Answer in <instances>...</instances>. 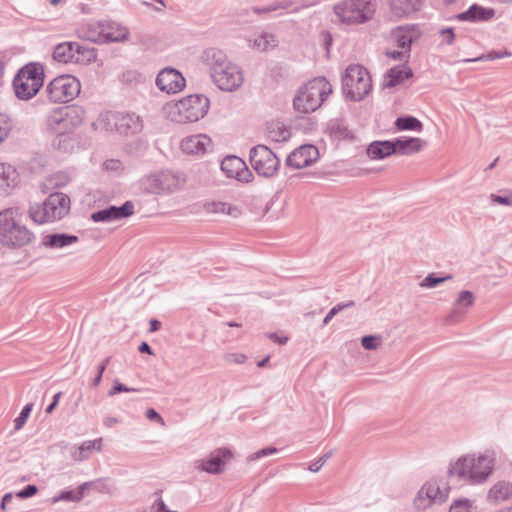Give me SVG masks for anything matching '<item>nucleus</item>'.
<instances>
[{
    "mask_svg": "<svg viewBox=\"0 0 512 512\" xmlns=\"http://www.w3.org/2000/svg\"><path fill=\"white\" fill-rule=\"evenodd\" d=\"M149 332L153 333V332H156L160 329L161 327V322L158 321L157 319H151L150 322H149Z\"/></svg>",
    "mask_w": 512,
    "mask_h": 512,
    "instance_id": "nucleus-63",
    "label": "nucleus"
},
{
    "mask_svg": "<svg viewBox=\"0 0 512 512\" xmlns=\"http://www.w3.org/2000/svg\"><path fill=\"white\" fill-rule=\"evenodd\" d=\"M355 306V302L354 301H348V302H345V303H339L337 304L336 306H334L333 308L330 309V311L327 313V315L325 316V318L323 319V325H327L331 319L336 315L338 314L340 311H343L347 308H350V307H353Z\"/></svg>",
    "mask_w": 512,
    "mask_h": 512,
    "instance_id": "nucleus-48",
    "label": "nucleus"
},
{
    "mask_svg": "<svg viewBox=\"0 0 512 512\" xmlns=\"http://www.w3.org/2000/svg\"><path fill=\"white\" fill-rule=\"evenodd\" d=\"M211 144V139L205 134L191 135L181 141V149L186 154H204Z\"/></svg>",
    "mask_w": 512,
    "mask_h": 512,
    "instance_id": "nucleus-21",
    "label": "nucleus"
},
{
    "mask_svg": "<svg viewBox=\"0 0 512 512\" xmlns=\"http://www.w3.org/2000/svg\"><path fill=\"white\" fill-rule=\"evenodd\" d=\"M61 395H62V392H58V393H56L54 395L52 403L49 404L48 407L45 410L46 413L50 414V413H52L54 411V409L56 408V406L59 403Z\"/></svg>",
    "mask_w": 512,
    "mask_h": 512,
    "instance_id": "nucleus-61",
    "label": "nucleus"
},
{
    "mask_svg": "<svg viewBox=\"0 0 512 512\" xmlns=\"http://www.w3.org/2000/svg\"><path fill=\"white\" fill-rule=\"evenodd\" d=\"M249 46L259 52H267L278 45L275 34H249L247 38Z\"/></svg>",
    "mask_w": 512,
    "mask_h": 512,
    "instance_id": "nucleus-24",
    "label": "nucleus"
},
{
    "mask_svg": "<svg viewBox=\"0 0 512 512\" xmlns=\"http://www.w3.org/2000/svg\"><path fill=\"white\" fill-rule=\"evenodd\" d=\"M102 447V439H96L93 441H85L81 444V446L78 448V451L73 454V459L76 461H82L86 458H88L89 454L93 450L100 451Z\"/></svg>",
    "mask_w": 512,
    "mask_h": 512,
    "instance_id": "nucleus-34",
    "label": "nucleus"
},
{
    "mask_svg": "<svg viewBox=\"0 0 512 512\" xmlns=\"http://www.w3.org/2000/svg\"><path fill=\"white\" fill-rule=\"evenodd\" d=\"M390 7L395 17L400 18L416 11L418 0H390Z\"/></svg>",
    "mask_w": 512,
    "mask_h": 512,
    "instance_id": "nucleus-32",
    "label": "nucleus"
},
{
    "mask_svg": "<svg viewBox=\"0 0 512 512\" xmlns=\"http://www.w3.org/2000/svg\"><path fill=\"white\" fill-rule=\"evenodd\" d=\"M17 171L5 163H0V193L8 194L18 184Z\"/></svg>",
    "mask_w": 512,
    "mask_h": 512,
    "instance_id": "nucleus-28",
    "label": "nucleus"
},
{
    "mask_svg": "<svg viewBox=\"0 0 512 512\" xmlns=\"http://www.w3.org/2000/svg\"><path fill=\"white\" fill-rule=\"evenodd\" d=\"M33 409V404L28 403L26 404L22 411L20 412L19 416L15 418L14 420V430L19 431L23 428L25 423L27 422V419Z\"/></svg>",
    "mask_w": 512,
    "mask_h": 512,
    "instance_id": "nucleus-45",
    "label": "nucleus"
},
{
    "mask_svg": "<svg viewBox=\"0 0 512 512\" xmlns=\"http://www.w3.org/2000/svg\"><path fill=\"white\" fill-rule=\"evenodd\" d=\"M116 129L121 134H135L142 130L140 117L134 113L119 114L115 121Z\"/></svg>",
    "mask_w": 512,
    "mask_h": 512,
    "instance_id": "nucleus-22",
    "label": "nucleus"
},
{
    "mask_svg": "<svg viewBox=\"0 0 512 512\" xmlns=\"http://www.w3.org/2000/svg\"><path fill=\"white\" fill-rule=\"evenodd\" d=\"M203 61L210 68L213 82L223 91H233L243 83L239 67L227 59L226 54L217 48H207L203 53Z\"/></svg>",
    "mask_w": 512,
    "mask_h": 512,
    "instance_id": "nucleus-1",
    "label": "nucleus"
},
{
    "mask_svg": "<svg viewBox=\"0 0 512 512\" xmlns=\"http://www.w3.org/2000/svg\"><path fill=\"white\" fill-rule=\"evenodd\" d=\"M393 154H396V148L390 140L374 141L367 148V155L373 160L384 159Z\"/></svg>",
    "mask_w": 512,
    "mask_h": 512,
    "instance_id": "nucleus-26",
    "label": "nucleus"
},
{
    "mask_svg": "<svg viewBox=\"0 0 512 512\" xmlns=\"http://www.w3.org/2000/svg\"><path fill=\"white\" fill-rule=\"evenodd\" d=\"M393 143L396 148V153L401 155L420 152L425 145V141L417 137L396 138L393 140Z\"/></svg>",
    "mask_w": 512,
    "mask_h": 512,
    "instance_id": "nucleus-27",
    "label": "nucleus"
},
{
    "mask_svg": "<svg viewBox=\"0 0 512 512\" xmlns=\"http://www.w3.org/2000/svg\"><path fill=\"white\" fill-rule=\"evenodd\" d=\"M138 389L136 388H129L125 386L123 383L119 382L118 380H115L113 383L112 388L108 391V396L112 397L116 395L117 393L121 392H136Z\"/></svg>",
    "mask_w": 512,
    "mask_h": 512,
    "instance_id": "nucleus-52",
    "label": "nucleus"
},
{
    "mask_svg": "<svg viewBox=\"0 0 512 512\" xmlns=\"http://www.w3.org/2000/svg\"><path fill=\"white\" fill-rule=\"evenodd\" d=\"M330 456H331V453L324 454L317 461L311 463L309 465L308 469L314 473L318 472L322 468V466L326 463V461L330 458Z\"/></svg>",
    "mask_w": 512,
    "mask_h": 512,
    "instance_id": "nucleus-56",
    "label": "nucleus"
},
{
    "mask_svg": "<svg viewBox=\"0 0 512 512\" xmlns=\"http://www.w3.org/2000/svg\"><path fill=\"white\" fill-rule=\"evenodd\" d=\"M376 5L370 0H343L334 6L338 19L347 24H362L372 19Z\"/></svg>",
    "mask_w": 512,
    "mask_h": 512,
    "instance_id": "nucleus-10",
    "label": "nucleus"
},
{
    "mask_svg": "<svg viewBox=\"0 0 512 512\" xmlns=\"http://www.w3.org/2000/svg\"><path fill=\"white\" fill-rule=\"evenodd\" d=\"M146 417L150 420V421H155L157 422L158 424H160L161 426H165V421L164 419L162 418V416L153 408H150L146 411Z\"/></svg>",
    "mask_w": 512,
    "mask_h": 512,
    "instance_id": "nucleus-59",
    "label": "nucleus"
},
{
    "mask_svg": "<svg viewBox=\"0 0 512 512\" xmlns=\"http://www.w3.org/2000/svg\"><path fill=\"white\" fill-rule=\"evenodd\" d=\"M232 457L230 449L218 448L213 450L207 458L196 460L194 467L209 474H220L224 470L226 462L230 461Z\"/></svg>",
    "mask_w": 512,
    "mask_h": 512,
    "instance_id": "nucleus-14",
    "label": "nucleus"
},
{
    "mask_svg": "<svg viewBox=\"0 0 512 512\" xmlns=\"http://www.w3.org/2000/svg\"><path fill=\"white\" fill-rule=\"evenodd\" d=\"M143 80L142 75L135 70L125 71L121 75V82L128 86H136Z\"/></svg>",
    "mask_w": 512,
    "mask_h": 512,
    "instance_id": "nucleus-47",
    "label": "nucleus"
},
{
    "mask_svg": "<svg viewBox=\"0 0 512 512\" xmlns=\"http://www.w3.org/2000/svg\"><path fill=\"white\" fill-rule=\"evenodd\" d=\"M76 42H64L58 44L53 51V58L58 62L75 63Z\"/></svg>",
    "mask_w": 512,
    "mask_h": 512,
    "instance_id": "nucleus-30",
    "label": "nucleus"
},
{
    "mask_svg": "<svg viewBox=\"0 0 512 512\" xmlns=\"http://www.w3.org/2000/svg\"><path fill=\"white\" fill-rule=\"evenodd\" d=\"M12 129V123L9 117L0 114V143L8 136Z\"/></svg>",
    "mask_w": 512,
    "mask_h": 512,
    "instance_id": "nucleus-51",
    "label": "nucleus"
},
{
    "mask_svg": "<svg viewBox=\"0 0 512 512\" xmlns=\"http://www.w3.org/2000/svg\"><path fill=\"white\" fill-rule=\"evenodd\" d=\"M75 56V63H89L96 59L97 52L94 47L76 42Z\"/></svg>",
    "mask_w": 512,
    "mask_h": 512,
    "instance_id": "nucleus-35",
    "label": "nucleus"
},
{
    "mask_svg": "<svg viewBox=\"0 0 512 512\" xmlns=\"http://www.w3.org/2000/svg\"><path fill=\"white\" fill-rule=\"evenodd\" d=\"M413 76V71L407 66H394L390 68L385 74L384 87L392 88L400 85L404 80L409 79Z\"/></svg>",
    "mask_w": 512,
    "mask_h": 512,
    "instance_id": "nucleus-25",
    "label": "nucleus"
},
{
    "mask_svg": "<svg viewBox=\"0 0 512 512\" xmlns=\"http://www.w3.org/2000/svg\"><path fill=\"white\" fill-rule=\"evenodd\" d=\"M273 131H269V137L275 141L286 140L289 136V132L286 129H280L279 135H273Z\"/></svg>",
    "mask_w": 512,
    "mask_h": 512,
    "instance_id": "nucleus-62",
    "label": "nucleus"
},
{
    "mask_svg": "<svg viewBox=\"0 0 512 512\" xmlns=\"http://www.w3.org/2000/svg\"><path fill=\"white\" fill-rule=\"evenodd\" d=\"M185 183L186 178L182 173L162 170L144 176L140 180V187L148 194L169 195L179 191Z\"/></svg>",
    "mask_w": 512,
    "mask_h": 512,
    "instance_id": "nucleus-8",
    "label": "nucleus"
},
{
    "mask_svg": "<svg viewBox=\"0 0 512 512\" xmlns=\"http://www.w3.org/2000/svg\"><path fill=\"white\" fill-rule=\"evenodd\" d=\"M372 90V79L361 65L351 64L342 76V91L346 98L352 101L363 100Z\"/></svg>",
    "mask_w": 512,
    "mask_h": 512,
    "instance_id": "nucleus-7",
    "label": "nucleus"
},
{
    "mask_svg": "<svg viewBox=\"0 0 512 512\" xmlns=\"http://www.w3.org/2000/svg\"><path fill=\"white\" fill-rule=\"evenodd\" d=\"M473 467V455H465L451 463L447 474L457 482L470 484L471 468Z\"/></svg>",
    "mask_w": 512,
    "mask_h": 512,
    "instance_id": "nucleus-19",
    "label": "nucleus"
},
{
    "mask_svg": "<svg viewBox=\"0 0 512 512\" xmlns=\"http://www.w3.org/2000/svg\"><path fill=\"white\" fill-rule=\"evenodd\" d=\"M268 337L281 345L285 344L288 340L287 337H280L276 333H270L268 334Z\"/></svg>",
    "mask_w": 512,
    "mask_h": 512,
    "instance_id": "nucleus-64",
    "label": "nucleus"
},
{
    "mask_svg": "<svg viewBox=\"0 0 512 512\" xmlns=\"http://www.w3.org/2000/svg\"><path fill=\"white\" fill-rule=\"evenodd\" d=\"M114 220H120L130 217L134 214V204L131 201H126L122 206H113Z\"/></svg>",
    "mask_w": 512,
    "mask_h": 512,
    "instance_id": "nucleus-43",
    "label": "nucleus"
},
{
    "mask_svg": "<svg viewBox=\"0 0 512 512\" xmlns=\"http://www.w3.org/2000/svg\"><path fill=\"white\" fill-rule=\"evenodd\" d=\"M80 93L79 80L71 75L54 78L46 87L47 97L51 102H68Z\"/></svg>",
    "mask_w": 512,
    "mask_h": 512,
    "instance_id": "nucleus-12",
    "label": "nucleus"
},
{
    "mask_svg": "<svg viewBox=\"0 0 512 512\" xmlns=\"http://www.w3.org/2000/svg\"><path fill=\"white\" fill-rule=\"evenodd\" d=\"M44 66L38 62H30L20 68L13 79L15 95L20 100H30L41 89L44 83Z\"/></svg>",
    "mask_w": 512,
    "mask_h": 512,
    "instance_id": "nucleus-4",
    "label": "nucleus"
},
{
    "mask_svg": "<svg viewBox=\"0 0 512 512\" xmlns=\"http://www.w3.org/2000/svg\"><path fill=\"white\" fill-rule=\"evenodd\" d=\"M319 158V151L314 145H303L290 153L286 165L294 169L310 166Z\"/></svg>",
    "mask_w": 512,
    "mask_h": 512,
    "instance_id": "nucleus-16",
    "label": "nucleus"
},
{
    "mask_svg": "<svg viewBox=\"0 0 512 512\" xmlns=\"http://www.w3.org/2000/svg\"><path fill=\"white\" fill-rule=\"evenodd\" d=\"M78 237L66 233H54L45 235L42 245L50 249H60L78 242Z\"/></svg>",
    "mask_w": 512,
    "mask_h": 512,
    "instance_id": "nucleus-29",
    "label": "nucleus"
},
{
    "mask_svg": "<svg viewBox=\"0 0 512 512\" xmlns=\"http://www.w3.org/2000/svg\"><path fill=\"white\" fill-rule=\"evenodd\" d=\"M209 99L204 95H189L168 106L170 119L177 123L196 122L203 118L209 109Z\"/></svg>",
    "mask_w": 512,
    "mask_h": 512,
    "instance_id": "nucleus-6",
    "label": "nucleus"
},
{
    "mask_svg": "<svg viewBox=\"0 0 512 512\" xmlns=\"http://www.w3.org/2000/svg\"><path fill=\"white\" fill-rule=\"evenodd\" d=\"M91 219L94 222H110V221H113L114 220L113 205H111V206H109V207H107L105 209L93 212L92 215H91Z\"/></svg>",
    "mask_w": 512,
    "mask_h": 512,
    "instance_id": "nucleus-44",
    "label": "nucleus"
},
{
    "mask_svg": "<svg viewBox=\"0 0 512 512\" xmlns=\"http://www.w3.org/2000/svg\"><path fill=\"white\" fill-rule=\"evenodd\" d=\"M395 127L400 131L408 130L421 132L423 129V124L413 116H403L396 119Z\"/></svg>",
    "mask_w": 512,
    "mask_h": 512,
    "instance_id": "nucleus-36",
    "label": "nucleus"
},
{
    "mask_svg": "<svg viewBox=\"0 0 512 512\" xmlns=\"http://www.w3.org/2000/svg\"><path fill=\"white\" fill-rule=\"evenodd\" d=\"M221 170L229 178H235L238 181L249 182L252 174L245 162L237 156H227L221 162Z\"/></svg>",
    "mask_w": 512,
    "mask_h": 512,
    "instance_id": "nucleus-18",
    "label": "nucleus"
},
{
    "mask_svg": "<svg viewBox=\"0 0 512 512\" xmlns=\"http://www.w3.org/2000/svg\"><path fill=\"white\" fill-rule=\"evenodd\" d=\"M490 200L493 203H497V204H501V205H506V206H512V195H510V196H500V195H496V194H491L490 195Z\"/></svg>",
    "mask_w": 512,
    "mask_h": 512,
    "instance_id": "nucleus-58",
    "label": "nucleus"
},
{
    "mask_svg": "<svg viewBox=\"0 0 512 512\" xmlns=\"http://www.w3.org/2000/svg\"><path fill=\"white\" fill-rule=\"evenodd\" d=\"M204 209L207 213L225 214L233 217H238L241 214V210L237 206L221 201L207 202L204 204Z\"/></svg>",
    "mask_w": 512,
    "mask_h": 512,
    "instance_id": "nucleus-31",
    "label": "nucleus"
},
{
    "mask_svg": "<svg viewBox=\"0 0 512 512\" xmlns=\"http://www.w3.org/2000/svg\"><path fill=\"white\" fill-rule=\"evenodd\" d=\"M419 34H416L414 37L407 36V34H398L396 39L397 47L402 49V52H406V59L410 57L411 45L414 41L418 39Z\"/></svg>",
    "mask_w": 512,
    "mask_h": 512,
    "instance_id": "nucleus-41",
    "label": "nucleus"
},
{
    "mask_svg": "<svg viewBox=\"0 0 512 512\" xmlns=\"http://www.w3.org/2000/svg\"><path fill=\"white\" fill-rule=\"evenodd\" d=\"M277 452V449L275 447H266V448H263L255 453H252L251 455H249L247 457V461H255L257 459H260L262 457H265V456H269V455H272V454H275Z\"/></svg>",
    "mask_w": 512,
    "mask_h": 512,
    "instance_id": "nucleus-53",
    "label": "nucleus"
},
{
    "mask_svg": "<svg viewBox=\"0 0 512 512\" xmlns=\"http://www.w3.org/2000/svg\"><path fill=\"white\" fill-rule=\"evenodd\" d=\"M449 512H473L472 506L467 500H457L451 505Z\"/></svg>",
    "mask_w": 512,
    "mask_h": 512,
    "instance_id": "nucleus-54",
    "label": "nucleus"
},
{
    "mask_svg": "<svg viewBox=\"0 0 512 512\" xmlns=\"http://www.w3.org/2000/svg\"><path fill=\"white\" fill-rule=\"evenodd\" d=\"M249 159L256 173L266 178L274 176L280 167V160L277 155L265 145L253 147L250 150Z\"/></svg>",
    "mask_w": 512,
    "mask_h": 512,
    "instance_id": "nucleus-13",
    "label": "nucleus"
},
{
    "mask_svg": "<svg viewBox=\"0 0 512 512\" xmlns=\"http://www.w3.org/2000/svg\"><path fill=\"white\" fill-rule=\"evenodd\" d=\"M73 145L74 140L72 139L71 134L56 135V138L53 140V146L64 152L71 150Z\"/></svg>",
    "mask_w": 512,
    "mask_h": 512,
    "instance_id": "nucleus-40",
    "label": "nucleus"
},
{
    "mask_svg": "<svg viewBox=\"0 0 512 512\" xmlns=\"http://www.w3.org/2000/svg\"><path fill=\"white\" fill-rule=\"evenodd\" d=\"M385 55L389 58H392L394 60H407L406 59V52H402V51H390V50H387L385 52Z\"/></svg>",
    "mask_w": 512,
    "mask_h": 512,
    "instance_id": "nucleus-60",
    "label": "nucleus"
},
{
    "mask_svg": "<svg viewBox=\"0 0 512 512\" xmlns=\"http://www.w3.org/2000/svg\"><path fill=\"white\" fill-rule=\"evenodd\" d=\"M494 466L493 458L488 455H473V467L471 468L470 484L485 482L491 474Z\"/></svg>",
    "mask_w": 512,
    "mask_h": 512,
    "instance_id": "nucleus-20",
    "label": "nucleus"
},
{
    "mask_svg": "<svg viewBox=\"0 0 512 512\" xmlns=\"http://www.w3.org/2000/svg\"><path fill=\"white\" fill-rule=\"evenodd\" d=\"M38 492V488L36 485H27L22 490H20L16 496L21 499H26L34 496Z\"/></svg>",
    "mask_w": 512,
    "mask_h": 512,
    "instance_id": "nucleus-55",
    "label": "nucleus"
},
{
    "mask_svg": "<svg viewBox=\"0 0 512 512\" xmlns=\"http://www.w3.org/2000/svg\"><path fill=\"white\" fill-rule=\"evenodd\" d=\"M450 279H452V275L450 274L440 277L435 273H430L422 280L419 285L422 288H434Z\"/></svg>",
    "mask_w": 512,
    "mask_h": 512,
    "instance_id": "nucleus-39",
    "label": "nucleus"
},
{
    "mask_svg": "<svg viewBox=\"0 0 512 512\" xmlns=\"http://www.w3.org/2000/svg\"><path fill=\"white\" fill-rule=\"evenodd\" d=\"M475 301L474 294L471 291H461L455 302L451 312L444 318L445 325H454L460 322L467 314V309L473 306Z\"/></svg>",
    "mask_w": 512,
    "mask_h": 512,
    "instance_id": "nucleus-17",
    "label": "nucleus"
},
{
    "mask_svg": "<svg viewBox=\"0 0 512 512\" xmlns=\"http://www.w3.org/2000/svg\"><path fill=\"white\" fill-rule=\"evenodd\" d=\"M110 362V357H107L103 360V362L99 365L98 367V373L96 375V377L94 378L93 380V386H98L102 380V376H103V373L107 367V365L109 364Z\"/></svg>",
    "mask_w": 512,
    "mask_h": 512,
    "instance_id": "nucleus-57",
    "label": "nucleus"
},
{
    "mask_svg": "<svg viewBox=\"0 0 512 512\" xmlns=\"http://www.w3.org/2000/svg\"><path fill=\"white\" fill-rule=\"evenodd\" d=\"M156 85L161 91L174 94L185 87V79L178 70L166 67L158 73Z\"/></svg>",
    "mask_w": 512,
    "mask_h": 512,
    "instance_id": "nucleus-15",
    "label": "nucleus"
},
{
    "mask_svg": "<svg viewBox=\"0 0 512 512\" xmlns=\"http://www.w3.org/2000/svg\"><path fill=\"white\" fill-rule=\"evenodd\" d=\"M450 487L447 483L439 479L427 481L418 491L414 506L422 511L431 507L433 504H442L448 499Z\"/></svg>",
    "mask_w": 512,
    "mask_h": 512,
    "instance_id": "nucleus-11",
    "label": "nucleus"
},
{
    "mask_svg": "<svg viewBox=\"0 0 512 512\" xmlns=\"http://www.w3.org/2000/svg\"><path fill=\"white\" fill-rule=\"evenodd\" d=\"M332 93V85L325 77H316L301 87L293 99L295 110L310 113L317 110Z\"/></svg>",
    "mask_w": 512,
    "mask_h": 512,
    "instance_id": "nucleus-3",
    "label": "nucleus"
},
{
    "mask_svg": "<svg viewBox=\"0 0 512 512\" xmlns=\"http://www.w3.org/2000/svg\"><path fill=\"white\" fill-rule=\"evenodd\" d=\"M70 210V198L63 193H52L41 204L29 208V217L38 224L62 219Z\"/></svg>",
    "mask_w": 512,
    "mask_h": 512,
    "instance_id": "nucleus-5",
    "label": "nucleus"
},
{
    "mask_svg": "<svg viewBox=\"0 0 512 512\" xmlns=\"http://www.w3.org/2000/svg\"><path fill=\"white\" fill-rule=\"evenodd\" d=\"M512 55L511 52L504 50V51H491L486 54H482L478 57L472 58V59H464L463 62H477V61H486V60H496L501 59L503 57H510Z\"/></svg>",
    "mask_w": 512,
    "mask_h": 512,
    "instance_id": "nucleus-42",
    "label": "nucleus"
},
{
    "mask_svg": "<svg viewBox=\"0 0 512 512\" xmlns=\"http://www.w3.org/2000/svg\"><path fill=\"white\" fill-rule=\"evenodd\" d=\"M162 493L161 489L155 491L154 496H156V499L150 508V512H177L167 509L166 504L162 500Z\"/></svg>",
    "mask_w": 512,
    "mask_h": 512,
    "instance_id": "nucleus-49",
    "label": "nucleus"
},
{
    "mask_svg": "<svg viewBox=\"0 0 512 512\" xmlns=\"http://www.w3.org/2000/svg\"><path fill=\"white\" fill-rule=\"evenodd\" d=\"M92 483L85 482L78 487L77 492L73 491H62L58 497L53 499V502H57L60 500L71 501V502H79L84 497V491L87 487H89Z\"/></svg>",
    "mask_w": 512,
    "mask_h": 512,
    "instance_id": "nucleus-38",
    "label": "nucleus"
},
{
    "mask_svg": "<svg viewBox=\"0 0 512 512\" xmlns=\"http://www.w3.org/2000/svg\"><path fill=\"white\" fill-rule=\"evenodd\" d=\"M35 234L22 222L18 208H7L0 212V244L11 249L30 245Z\"/></svg>",
    "mask_w": 512,
    "mask_h": 512,
    "instance_id": "nucleus-2",
    "label": "nucleus"
},
{
    "mask_svg": "<svg viewBox=\"0 0 512 512\" xmlns=\"http://www.w3.org/2000/svg\"><path fill=\"white\" fill-rule=\"evenodd\" d=\"M494 15L495 12L492 8L473 4L467 11L458 14L456 19L462 22H481L491 20Z\"/></svg>",
    "mask_w": 512,
    "mask_h": 512,
    "instance_id": "nucleus-23",
    "label": "nucleus"
},
{
    "mask_svg": "<svg viewBox=\"0 0 512 512\" xmlns=\"http://www.w3.org/2000/svg\"><path fill=\"white\" fill-rule=\"evenodd\" d=\"M84 118L85 111L79 106L55 109L47 117V128L55 135L71 134Z\"/></svg>",
    "mask_w": 512,
    "mask_h": 512,
    "instance_id": "nucleus-9",
    "label": "nucleus"
},
{
    "mask_svg": "<svg viewBox=\"0 0 512 512\" xmlns=\"http://www.w3.org/2000/svg\"><path fill=\"white\" fill-rule=\"evenodd\" d=\"M361 344L366 350H375L381 345V337L377 335H366L362 337Z\"/></svg>",
    "mask_w": 512,
    "mask_h": 512,
    "instance_id": "nucleus-50",
    "label": "nucleus"
},
{
    "mask_svg": "<svg viewBox=\"0 0 512 512\" xmlns=\"http://www.w3.org/2000/svg\"><path fill=\"white\" fill-rule=\"evenodd\" d=\"M512 495V484L505 481L496 483L488 492V498L493 501H504Z\"/></svg>",
    "mask_w": 512,
    "mask_h": 512,
    "instance_id": "nucleus-33",
    "label": "nucleus"
},
{
    "mask_svg": "<svg viewBox=\"0 0 512 512\" xmlns=\"http://www.w3.org/2000/svg\"><path fill=\"white\" fill-rule=\"evenodd\" d=\"M330 129H331L332 135L337 139H352L353 138L351 131L347 127L341 125L338 122L332 123L330 126Z\"/></svg>",
    "mask_w": 512,
    "mask_h": 512,
    "instance_id": "nucleus-46",
    "label": "nucleus"
},
{
    "mask_svg": "<svg viewBox=\"0 0 512 512\" xmlns=\"http://www.w3.org/2000/svg\"><path fill=\"white\" fill-rule=\"evenodd\" d=\"M91 36L87 37V40L98 43V44H108V43H124L129 40V34H118V36L113 37V34H90Z\"/></svg>",
    "mask_w": 512,
    "mask_h": 512,
    "instance_id": "nucleus-37",
    "label": "nucleus"
}]
</instances>
